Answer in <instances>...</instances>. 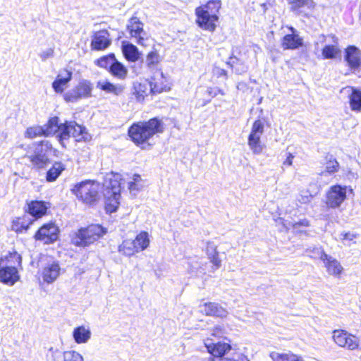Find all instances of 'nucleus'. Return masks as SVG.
Listing matches in <instances>:
<instances>
[{"instance_id":"a878e982","label":"nucleus","mask_w":361,"mask_h":361,"mask_svg":"<svg viewBox=\"0 0 361 361\" xmlns=\"http://www.w3.org/2000/svg\"><path fill=\"white\" fill-rule=\"evenodd\" d=\"M71 78L72 73L65 70L58 75L57 78L52 83V87L55 92L61 93Z\"/></svg>"},{"instance_id":"9b49d317","label":"nucleus","mask_w":361,"mask_h":361,"mask_svg":"<svg viewBox=\"0 0 361 361\" xmlns=\"http://www.w3.org/2000/svg\"><path fill=\"white\" fill-rule=\"evenodd\" d=\"M290 33L285 35L281 40V46L284 49H297L303 44L302 38L293 27H289Z\"/></svg>"},{"instance_id":"c85d7f7f","label":"nucleus","mask_w":361,"mask_h":361,"mask_svg":"<svg viewBox=\"0 0 361 361\" xmlns=\"http://www.w3.org/2000/svg\"><path fill=\"white\" fill-rule=\"evenodd\" d=\"M270 357L272 361H305L302 356L290 351L286 353L271 352Z\"/></svg>"},{"instance_id":"f3484780","label":"nucleus","mask_w":361,"mask_h":361,"mask_svg":"<svg viewBox=\"0 0 361 361\" xmlns=\"http://www.w3.org/2000/svg\"><path fill=\"white\" fill-rule=\"evenodd\" d=\"M26 157L30 161L32 166L37 169L44 168L49 162V158L44 152H42V146H36L32 154Z\"/></svg>"},{"instance_id":"39448f33","label":"nucleus","mask_w":361,"mask_h":361,"mask_svg":"<svg viewBox=\"0 0 361 361\" xmlns=\"http://www.w3.org/2000/svg\"><path fill=\"white\" fill-rule=\"evenodd\" d=\"M105 232L100 225H91L75 232L72 237V243L77 246L85 247L98 240Z\"/></svg>"},{"instance_id":"37998d69","label":"nucleus","mask_w":361,"mask_h":361,"mask_svg":"<svg viewBox=\"0 0 361 361\" xmlns=\"http://www.w3.org/2000/svg\"><path fill=\"white\" fill-rule=\"evenodd\" d=\"M356 237L357 235L353 232H343L338 235L336 239L341 240L344 245H350Z\"/></svg>"},{"instance_id":"4c0bfd02","label":"nucleus","mask_w":361,"mask_h":361,"mask_svg":"<svg viewBox=\"0 0 361 361\" xmlns=\"http://www.w3.org/2000/svg\"><path fill=\"white\" fill-rule=\"evenodd\" d=\"M159 61L160 56L156 50L152 51L147 54L146 59V65L149 68H154V66L159 63Z\"/></svg>"},{"instance_id":"79ce46f5","label":"nucleus","mask_w":361,"mask_h":361,"mask_svg":"<svg viewBox=\"0 0 361 361\" xmlns=\"http://www.w3.org/2000/svg\"><path fill=\"white\" fill-rule=\"evenodd\" d=\"M345 346L348 350H353L359 347V339L355 336L348 333V339L345 340Z\"/></svg>"},{"instance_id":"e2e57ef3","label":"nucleus","mask_w":361,"mask_h":361,"mask_svg":"<svg viewBox=\"0 0 361 361\" xmlns=\"http://www.w3.org/2000/svg\"><path fill=\"white\" fill-rule=\"evenodd\" d=\"M216 92H217V94H221L222 95L224 94V92L221 90H220V89H216Z\"/></svg>"},{"instance_id":"052dcab7","label":"nucleus","mask_w":361,"mask_h":361,"mask_svg":"<svg viewBox=\"0 0 361 361\" xmlns=\"http://www.w3.org/2000/svg\"><path fill=\"white\" fill-rule=\"evenodd\" d=\"M133 183H136L137 184H142V178L141 176L138 174H134L133 177Z\"/></svg>"},{"instance_id":"1a4fd4ad","label":"nucleus","mask_w":361,"mask_h":361,"mask_svg":"<svg viewBox=\"0 0 361 361\" xmlns=\"http://www.w3.org/2000/svg\"><path fill=\"white\" fill-rule=\"evenodd\" d=\"M346 199V187L340 185L331 186L326 192V204L329 208H337Z\"/></svg>"},{"instance_id":"c9c22d12","label":"nucleus","mask_w":361,"mask_h":361,"mask_svg":"<svg viewBox=\"0 0 361 361\" xmlns=\"http://www.w3.org/2000/svg\"><path fill=\"white\" fill-rule=\"evenodd\" d=\"M150 92H152L150 91L149 82H145L135 85V94L139 102L144 100L145 97Z\"/></svg>"},{"instance_id":"20e7f679","label":"nucleus","mask_w":361,"mask_h":361,"mask_svg":"<svg viewBox=\"0 0 361 361\" xmlns=\"http://www.w3.org/2000/svg\"><path fill=\"white\" fill-rule=\"evenodd\" d=\"M61 128L60 144L63 147H66L71 137L75 138L76 142L89 141L91 140V135L86 130V128L82 126L78 125L75 121L66 122L62 125Z\"/></svg>"},{"instance_id":"4be33fe9","label":"nucleus","mask_w":361,"mask_h":361,"mask_svg":"<svg viewBox=\"0 0 361 361\" xmlns=\"http://www.w3.org/2000/svg\"><path fill=\"white\" fill-rule=\"evenodd\" d=\"M75 342L78 344L87 343L91 338L92 333L90 329L85 326L75 327L72 333Z\"/></svg>"},{"instance_id":"7ed1b4c3","label":"nucleus","mask_w":361,"mask_h":361,"mask_svg":"<svg viewBox=\"0 0 361 361\" xmlns=\"http://www.w3.org/2000/svg\"><path fill=\"white\" fill-rule=\"evenodd\" d=\"M121 180V175L118 173L111 174V177L106 178L105 180L106 209L111 213L115 212L119 204Z\"/></svg>"},{"instance_id":"f8f14e48","label":"nucleus","mask_w":361,"mask_h":361,"mask_svg":"<svg viewBox=\"0 0 361 361\" xmlns=\"http://www.w3.org/2000/svg\"><path fill=\"white\" fill-rule=\"evenodd\" d=\"M59 228L53 223L42 226L35 234L36 240H43L45 243H52L58 238Z\"/></svg>"},{"instance_id":"f257e3e1","label":"nucleus","mask_w":361,"mask_h":361,"mask_svg":"<svg viewBox=\"0 0 361 361\" xmlns=\"http://www.w3.org/2000/svg\"><path fill=\"white\" fill-rule=\"evenodd\" d=\"M164 131L163 122L154 118L147 122L134 123L129 129L128 134L132 140L139 145L145 142L155 134Z\"/></svg>"},{"instance_id":"473e14b6","label":"nucleus","mask_w":361,"mask_h":361,"mask_svg":"<svg viewBox=\"0 0 361 361\" xmlns=\"http://www.w3.org/2000/svg\"><path fill=\"white\" fill-rule=\"evenodd\" d=\"M135 245L133 240H124L118 246V252L126 256H132L135 253H137L138 250L135 248Z\"/></svg>"},{"instance_id":"a18cd8bd","label":"nucleus","mask_w":361,"mask_h":361,"mask_svg":"<svg viewBox=\"0 0 361 361\" xmlns=\"http://www.w3.org/2000/svg\"><path fill=\"white\" fill-rule=\"evenodd\" d=\"M115 59H116V58L114 56V54H109L108 56H103V57H101L100 59H99L97 60V64L99 66L103 67L105 68H106L108 67L110 68V64H112L114 62Z\"/></svg>"},{"instance_id":"bf43d9fd","label":"nucleus","mask_w":361,"mask_h":361,"mask_svg":"<svg viewBox=\"0 0 361 361\" xmlns=\"http://www.w3.org/2000/svg\"><path fill=\"white\" fill-rule=\"evenodd\" d=\"M214 71V73L218 76H226L227 75V73L225 70L219 68H216Z\"/></svg>"},{"instance_id":"de8ad7c7","label":"nucleus","mask_w":361,"mask_h":361,"mask_svg":"<svg viewBox=\"0 0 361 361\" xmlns=\"http://www.w3.org/2000/svg\"><path fill=\"white\" fill-rule=\"evenodd\" d=\"M290 4L291 8L294 10L298 9L304 6H310L312 4L311 0H287Z\"/></svg>"},{"instance_id":"680f3d73","label":"nucleus","mask_w":361,"mask_h":361,"mask_svg":"<svg viewBox=\"0 0 361 361\" xmlns=\"http://www.w3.org/2000/svg\"><path fill=\"white\" fill-rule=\"evenodd\" d=\"M207 92L209 96H212V97H214L217 95V92L216 89L208 88Z\"/></svg>"},{"instance_id":"8fccbe9b","label":"nucleus","mask_w":361,"mask_h":361,"mask_svg":"<svg viewBox=\"0 0 361 361\" xmlns=\"http://www.w3.org/2000/svg\"><path fill=\"white\" fill-rule=\"evenodd\" d=\"M226 333V329L223 325H217L213 329L212 335L215 337L221 338Z\"/></svg>"},{"instance_id":"5fc2aeb1","label":"nucleus","mask_w":361,"mask_h":361,"mask_svg":"<svg viewBox=\"0 0 361 361\" xmlns=\"http://www.w3.org/2000/svg\"><path fill=\"white\" fill-rule=\"evenodd\" d=\"M36 146H42V152H46L49 149H51L52 148V145L51 142L48 140H43L40 142L39 144H37Z\"/></svg>"},{"instance_id":"5701e85b","label":"nucleus","mask_w":361,"mask_h":361,"mask_svg":"<svg viewBox=\"0 0 361 361\" xmlns=\"http://www.w3.org/2000/svg\"><path fill=\"white\" fill-rule=\"evenodd\" d=\"M63 123H59V118L53 117L49 120L47 123L44 125L43 127V130L44 131V136H49L57 133L56 137L60 142V136L61 135V129L62 128V125Z\"/></svg>"},{"instance_id":"2f4dec72","label":"nucleus","mask_w":361,"mask_h":361,"mask_svg":"<svg viewBox=\"0 0 361 361\" xmlns=\"http://www.w3.org/2000/svg\"><path fill=\"white\" fill-rule=\"evenodd\" d=\"M123 55L126 59L130 61H136L140 58V52L137 47L133 44H123L122 47Z\"/></svg>"},{"instance_id":"f03ea898","label":"nucleus","mask_w":361,"mask_h":361,"mask_svg":"<svg viewBox=\"0 0 361 361\" xmlns=\"http://www.w3.org/2000/svg\"><path fill=\"white\" fill-rule=\"evenodd\" d=\"M220 8L219 0L210 1L204 6L197 8L195 13L199 26L204 30L214 31L216 27L215 22L218 20L216 13Z\"/></svg>"},{"instance_id":"c756f323","label":"nucleus","mask_w":361,"mask_h":361,"mask_svg":"<svg viewBox=\"0 0 361 361\" xmlns=\"http://www.w3.org/2000/svg\"><path fill=\"white\" fill-rule=\"evenodd\" d=\"M137 249L138 252L146 250L150 243V239L149 233L146 231H142L137 235L135 240H133Z\"/></svg>"},{"instance_id":"412c9836","label":"nucleus","mask_w":361,"mask_h":361,"mask_svg":"<svg viewBox=\"0 0 361 361\" xmlns=\"http://www.w3.org/2000/svg\"><path fill=\"white\" fill-rule=\"evenodd\" d=\"M91 83L88 81H83L79 83V85L73 91V94L69 95L66 94V99L69 101H73L80 97H89L92 92Z\"/></svg>"},{"instance_id":"6e6d98bb","label":"nucleus","mask_w":361,"mask_h":361,"mask_svg":"<svg viewBox=\"0 0 361 361\" xmlns=\"http://www.w3.org/2000/svg\"><path fill=\"white\" fill-rule=\"evenodd\" d=\"M143 187L142 184H137L136 183L130 182L128 183V188L130 192L140 190Z\"/></svg>"},{"instance_id":"9d476101","label":"nucleus","mask_w":361,"mask_h":361,"mask_svg":"<svg viewBox=\"0 0 361 361\" xmlns=\"http://www.w3.org/2000/svg\"><path fill=\"white\" fill-rule=\"evenodd\" d=\"M344 61L352 72L359 70L361 67V51L355 46H348L345 49Z\"/></svg>"},{"instance_id":"6ab92c4d","label":"nucleus","mask_w":361,"mask_h":361,"mask_svg":"<svg viewBox=\"0 0 361 361\" xmlns=\"http://www.w3.org/2000/svg\"><path fill=\"white\" fill-rule=\"evenodd\" d=\"M61 267L56 262L48 263L42 269V276L44 282L51 283L60 274Z\"/></svg>"},{"instance_id":"49530a36","label":"nucleus","mask_w":361,"mask_h":361,"mask_svg":"<svg viewBox=\"0 0 361 361\" xmlns=\"http://www.w3.org/2000/svg\"><path fill=\"white\" fill-rule=\"evenodd\" d=\"M313 197L314 195L308 190H302L298 200L301 204H308L312 201Z\"/></svg>"},{"instance_id":"e433bc0d","label":"nucleus","mask_w":361,"mask_h":361,"mask_svg":"<svg viewBox=\"0 0 361 361\" xmlns=\"http://www.w3.org/2000/svg\"><path fill=\"white\" fill-rule=\"evenodd\" d=\"M348 333L343 330H334L333 331L332 338L334 342L340 347L345 346V340L348 339Z\"/></svg>"},{"instance_id":"864d4df0","label":"nucleus","mask_w":361,"mask_h":361,"mask_svg":"<svg viewBox=\"0 0 361 361\" xmlns=\"http://www.w3.org/2000/svg\"><path fill=\"white\" fill-rule=\"evenodd\" d=\"M40 58L42 61H46L48 58L53 57L54 56V49L52 48H49L44 51H43L40 54Z\"/></svg>"},{"instance_id":"bb28decb","label":"nucleus","mask_w":361,"mask_h":361,"mask_svg":"<svg viewBox=\"0 0 361 361\" xmlns=\"http://www.w3.org/2000/svg\"><path fill=\"white\" fill-rule=\"evenodd\" d=\"M334 44L326 45L322 49V56L324 59H334L341 55V49L338 44V38L335 36L332 37Z\"/></svg>"},{"instance_id":"13d9d810","label":"nucleus","mask_w":361,"mask_h":361,"mask_svg":"<svg viewBox=\"0 0 361 361\" xmlns=\"http://www.w3.org/2000/svg\"><path fill=\"white\" fill-rule=\"evenodd\" d=\"M309 226V221L307 220V219H302L301 221H299L298 222H295L294 224H293V228H298L299 226Z\"/></svg>"},{"instance_id":"4468645a","label":"nucleus","mask_w":361,"mask_h":361,"mask_svg":"<svg viewBox=\"0 0 361 361\" xmlns=\"http://www.w3.org/2000/svg\"><path fill=\"white\" fill-rule=\"evenodd\" d=\"M20 279L17 267H3L0 265V282L8 286H13Z\"/></svg>"},{"instance_id":"b1692460","label":"nucleus","mask_w":361,"mask_h":361,"mask_svg":"<svg viewBox=\"0 0 361 361\" xmlns=\"http://www.w3.org/2000/svg\"><path fill=\"white\" fill-rule=\"evenodd\" d=\"M97 88L101 90L118 96L121 94L124 90V87L121 85H114L107 80H100L97 82Z\"/></svg>"},{"instance_id":"603ef678","label":"nucleus","mask_w":361,"mask_h":361,"mask_svg":"<svg viewBox=\"0 0 361 361\" xmlns=\"http://www.w3.org/2000/svg\"><path fill=\"white\" fill-rule=\"evenodd\" d=\"M208 258L210 260V262L212 263L214 269H217L221 267V260L219 257V254L208 257Z\"/></svg>"},{"instance_id":"0e129e2a","label":"nucleus","mask_w":361,"mask_h":361,"mask_svg":"<svg viewBox=\"0 0 361 361\" xmlns=\"http://www.w3.org/2000/svg\"><path fill=\"white\" fill-rule=\"evenodd\" d=\"M246 71V68H243L241 71H240L239 70H236V72L239 73H243V72H245Z\"/></svg>"},{"instance_id":"72a5a7b5","label":"nucleus","mask_w":361,"mask_h":361,"mask_svg":"<svg viewBox=\"0 0 361 361\" xmlns=\"http://www.w3.org/2000/svg\"><path fill=\"white\" fill-rule=\"evenodd\" d=\"M110 72L118 79H124L128 74L127 68L116 59L112 64H110Z\"/></svg>"},{"instance_id":"0eeeda50","label":"nucleus","mask_w":361,"mask_h":361,"mask_svg":"<svg viewBox=\"0 0 361 361\" xmlns=\"http://www.w3.org/2000/svg\"><path fill=\"white\" fill-rule=\"evenodd\" d=\"M264 132V123L259 119L256 120L252 126L251 131L247 138V145L254 154H261L265 148V145L261 141V137Z\"/></svg>"},{"instance_id":"4d7b16f0","label":"nucleus","mask_w":361,"mask_h":361,"mask_svg":"<svg viewBox=\"0 0 361 361\" xmlns=\"http://www.w3.org/2000/svg\"><path fill=\"white\" fill-rule=\"evenodd\" d=\"M294 156L292 153L288 152L286 160L283 161V165L291 166L293 164V159Z\"/></svg>"},{"instance_id":"58836bf2","label":"nucleus","mask_w":361,"mask_h":361,"mask_svg":"<svg viewBox=\"0 0 361 361\" xmlns=\"http://www.w3.org/2000/svg\"><path fill=\"white\" fill-rule=\"evenodd\" d=\"M338 163L336 160H330L326 163L325 170L322 171L319 176L321 177L328 176L329 175H331L337 171L338 169Z\"/></svg>"},{"instance_id":"09e8293b","label":"nucleus","mask_w":361,"mask_h":361,"mask_svg":"<svg viewBox=\"0 0 361 361\" xmlns=\"http://www.w3.org/2000/svg\"><path fill=\"white\" fill-rule=\"evenodd\" d=\"M227 361H250L247 356L242 353H235L225 358Z\"/></svg>"},{"instance_id":"ddd939ff","label":"nucleus","mask_w":361,"mask_h":361,"mask_svg":"<svg viewBox=\"0 0 361 361\" xmlns=\"http://www.w3.org/2000/svg\"><path fill=\"white\" fill-rule=\"evenodd\" d=\"M204 344L207 352L214 357L222 358L231 350V345L229 343L225 342L214 343L210 338L205 339Z\"/></svg>"},{"instance_id":"6e6552de","label":"nucleus","mask_w":361,"mask_h":361,"mask_svg":"<svg viewBox=\"0 0 361 361\" xmlns=\"http://www.w3.org/2000/svg\"><path fill=\"white\" fill-rule=\"evenodd\" d=\"M143 23L137 17H132L128 23L127 30L131 37L135 38L136 42L142 46H146V42L149 39L148 34L143 28Z\"/></svg>"},{"instance_id":"3c124183","label":"nucleus","mask_w":361,"mask_h":361,"mask_svg":"<svg viewBox=\"0 0 361 361\" xmlns=\"http://www.w3.org/2000/svg\"><path fill=\"white\" fill-rule=\"evenodd\" d=\"M207 255L208 257L218 255L217 247L213 243H208L206 248Z\"/></svg>"},{"instance_id":"69168bd1","label":"nucleus","mask_w":361,"mask_h":361,"mask_svg":"<svg viewBox=\"0 0 361 361\" xmlns=\"http://www.w3.org/2000/svg\"><path fill=\"white\" fill-rule=\"evenodd\" d=\"M21 227L25 230H27L28 228V226H25L23 224H21Z\"/></svg>"},{"instance_id":"aec40b11","label":"nucleus","mask_w":361,"mask_h":361,"mask_svg":"<svg viewBox=\"0 0 361 361\" xmlns=\"http://www.w3.org/2000/svg\"><path fill=\"white\" fill-rule=\"evenodd\" d=\"M22 257L16 250L9 251L2 254L0 257V265L3 267H21Z\"/></svg>"},{"instance_id":"393cba45","label":"nucleus","mask_w":361,"mask_h":361,"mask_svg":"<svg viewBox=\"0 0 361 361\" xmlns=\"http://www.w3.org/2000/svg\"><path fill=\"white\" fill-rule=\"evenodd\" d=\"M323 262L326 271L331 276H338L343 270L341 263L331 256L327 255L326 259H324Z\"/></svg>"},{"instance_id":"2eb2a0df","label":"nucleus","mask_w":361,"mask_h":361,"mask_svg":"<svg viewBox=\"0 0 361 361\" xmlns=\"http://www.w3.org/2000/svg\"><path fill=\"white\" fill-rule=\"evenodd\" d=\"M111 44L110 35L106 30L96 32L92 39L91 48L93 50H104Z\"/></svg>"},{"instance_id":"a19ab883","label":"nucleus","mask_w":361,"mask_h":361,"mask_svg":"<svg viewBox=\"0 0 361 361\" xmlns=\"http://www.w3.org/2000/svg\"><path fill=\"white\" fill-rule=\"evenodd\" d=\"M307 252L310 253V256L312 258H319L322 261L324 259H326L328 255L326 253L324 252V250L321 247H315L312 249H307Z\"/></svg>"},{"instance_id":"ea45409f","label":"nucleus","mask_w":361,"mask_h":361,"mask_svg":"<svg viewBox=\"0 0 361 361\" xmlns=\"http://www.w3.org/2000/svg\"><path fill=\"white\" fill-rule=\"evenodd\" d=\"M63 361H84L82 355L73 350L63 352Z\"/></svg>"},{"instance_id":"7c9ffc66","label":"nucleus","mask_w":361,"mask_h":361,"mask_svg":"<svg viewBox=\"0 0 361 361\" xmlns=\"http://www.w3.org/2000/svg\"><path fill=\"white\" fill-rule=\"evenodd\" d=\"M345 90H348V92H351L350 95V104L352 110L353 111H360L361 110V92L350 87H348L345 88Z\"/></svg>"},{"instance_id":"c03bdc74","label":"nucleus","mask_w":361,"mask_h":361,"mask_svg":"<svg viewBox=\"0 0 361 361\" xmlns=\"http://www.w3.org/2000/svg\"><path fill=\"white\" fill-rule=\"evenodd\" d=\"M44 130L42 126L30 127L25 132V137L27 138H34L37 136L44 135Z\"/></svg>"},{"instance_id":"cd10ccee","label":"nucleus","mask_w":361,"mask_h":361,"mask_svg":"<svg viewBox=\"0 0 361 361\" xmlns=\"http://www.w3.org/2000/svg\"><path fill=\"white\" fill-rule=\"evenodd\" d=\"M47 207L43 201H32L28 204L29 213L36 219L42 217L46 214Z\"/></svg>"},{"instance_id":"423d86ee","label":"nucleus","mask_w":361,"mask_h":361,"mask_svg":"<svg viewBox=\"0 0 361 361\" xmlns=\"http://www.w3.org/2000/svg\"><path fill=\"white\" fill-rule=\"evenodd\" d=\"M99 188L100 185L98 183L85 180L75 185L72 190L82 202L93 204L99 200Z\"/></svg>"},{"instance_id":"f704fd0d","label":"nucleus","mask_w":361,"mask_h":361,"mask_svg":"<svg viewBox=\"0 0 361 361\" xmlns=\"http://www.w3.org/2000/svg\"><path fill=\"white\" fill-rule=\"evenodd\" d=\"M64 169L65 166L61 162H55L47 173V180L49 182L56 180Z\"/></svg>"},{"instance_id":"dca6fc26","label":"nucleus","mask_w":361,"mask_h":361,"mask_svg":"<svg viewBox=\"0 0 361 361\" xmlns=\"http://www.w3.org/2000/svg\"><path fill=\"white\" fill-rule=\"evenodd\" d=\"M200 309L207 316L224 318L228 314V310L216 302H205L200 306Z\"/></svg>"},{"instance_id":"a211bd4d","label":"nucleus","mask_w":361,"mask_h":361,"mask_svg":"<svg viewBox=\"0 0 361 361\" xmlns=\"http://www.w3.org/2000/svg\"><path fill=\"white\" fill-rule=\"evenodd\" d=\"M150 91L154 94L161 93L170 89L167 80L161 71H157L149 82Z\"/></svg>"}]
</instances>
